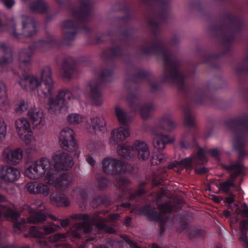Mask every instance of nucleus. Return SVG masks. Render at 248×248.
I'll use <instances>...</instances> for the list:
<instances>
[{"instance_id": "obj_1", "label": "nucleus", "mask_w": 248, "mask_h": 248, "mask_svg": "<svg viewBox=\"0 0 248 248\" xmlns=\"http://www.w3.org/2000/svg\"><path fill=\"white\" fill-rule=\"evenodd\" d=\"M225 126L230 129L234 135L232 145L234 149L238 154V158L235 163L231 162L230 164H223L222 167L227 171L231 172L230 178L225 182L220 183L218 188L226 194L231 193V188L234 187V182L240 175L244 174L245 166L243 160L248 155L244 150L248 134V114H244L234 119L226 120Z\"/></svg>"}, {"instance_id": "obj_2", "label": "nucleus", "mask_w": 248, "mask_h": 248, "mask_svg": "<svg viewBox=\"0 0 248 248\" xmlns=\"http://www.w3.org/2000/svg\"><path fill=\"white\" fill-rule=\"evenodd\" d=\"M52 158L54 162L52 168H50L49 160L46 158L42 157L35 163L32 161V169L36 173L33 179H39L46 174L45 181L46 183L53 185L58 189H64L67 185L65 170H69L73 166V158L67 153L58 152L53 156Z\"/></svg>"}, {"instance_id": "obj_3", "label": "nucleus", "mask_w": 248, "mask_h": 248, "mask_svg": "<svg viewBox=\"0 0 248 248\" xmlns=\"http://www.w3.org/2000/svg\"><path fill=\"white\" fill-rule=\"evenodd\" d=\"M102 167L104 172L117 177L116 178L115 187L116 194L118 195V197H126V202L122 203L118 207L130 208L132 206L131 202H138L139 198L146 193L144 188L146 183L144 182L140 184L134 193L130 191L132 188L130 186V181L121 176L124 173L130 172L131 171V166L127 163L116 158L107 157L102 161Z\"/></svg>"}, {"instance_id": "obj_4", "label": "nucleus", "mask_w": 248, "mask_h": 248, "mask_svg": "<svg viewBox=\"0 0 248 248\" xmlns=\"http://www.w3.org/2000/svg\"><path fill=\"white\" fill-rule=\"evenodd\" d=\"M185 106L183 108L184 124L188 127L180 141L182 148H188L195 143L197 129L195 125L194 109L201 106L218 107L220 100L215 94H183Z\"/></svg>"}, {"instance_id": "obj_5", "label": "nucleus", "mask_w": 248, "mask_h": 248, "mask_svg": "<svg viewBox=\"0 0 248 248\" xmlns=\"http://www.w3.org/2000/svg\"><path fill=\"white\" fill-rule=\"evenodd\" d=\"M74 220H82L84 222L77 223L74 225L75 230H71V235L77 239H85L87 242L97 241L94 236H90V234L93 230L91 223L95 225L96 228L105 233H114L115 229L111 226H108L104 223L99 215L90 217L87 214H75L69 216Z\"/></svg>"}, {"instance_id": "obj_6", "label": "nucleus", "mask_w": 248, "mask_h": 248, "mask_svg": "<svg viewBox=\"0 0 248 248\" xmlns=\"http://www.w3.org/2000/svg\"><path fill=\"white\" fill-rule=\"evenodd\" d=\"M143 94H127L126 101L133 112L139 111L141 118L148 119L156 109V105L152 99L143 96Z\"/></svg>"}, {"instance_id": "obj_7", "label": "nucleus", "mask_w": 248, "mask_h": 248, "mask_svg": "<svg viewBox=\"0 0 248 248\" xmlns=\"http://www.w3.org/2000/svg\"><path fill=\"white\" fill-rule=\"evenodd\" d=\"M118 154L129 160L136 157L137 154L139 159L146 160L150 156V152L147 145L144 142L136 140L134 147L127 143L120 144L117 147Z\"/></svg>"}, {"instance_id": "obj_8", "label": "nucleus", "mask_w": 248, "mask_h": 248, "mask_svg": "<svg viewBox=\"0 0 248 248\" xmlns=\"http://www.w3.org/2000/svg\"><path fill=\"white\" fill-rule=\"evenodd\" d=\"M158 209L160 210L159 212L156 211L154 206L150 204H146L141 207L140 211L150 220L159 222V232L160 235H163L165 231V223L167 220L163 214L170 213L172 208L166 204H162L158 206Z\"/></svg>"}, {"instance_id": "obj_9", "label": "nucleus", "mask_w": 248, "mask_h": 248, "mask_svg": "<svg viewBox=\"0 0 248 248\" xmlns=\"http://www.w3.org/2000/svg\"><path fill=\"white\" fill-rule=\"evenodd\" d=\"M44 82L46 90L43 91V93H46L54 91L53 81L51 77V71L49 67H45L41 69L37 74L32 76V92H39L41 91L40 88Z\"/></svg>"}, {"instance_id": "obj_10", "label": "nucleus", "mask_w": 248, "mask_h": 248, "mask_svg": "<svg viewBox=\"0 0 248 248\" xmlns=\"http://www.w3.org/2000/svg\"><path fill=\"white\" fill-rule=\"evenodd\" d=\"M49 94L46 104L49 113L51 114L66 113L68 110V100L66 98L70 99L73 94H56L55 96L54 94Z\"/></svg>"}, {"instance_id": "obj_11", "label": "nucleus", "mask_w": 248, "mask_h": 248, "mask_svg": "<svg viewBox=\"0 0 248 248\" xmlns=\"http://www.w3.org/2000/svg\"><path fill=\"white\" fill-rule=\"evenodd\" d=\"M174 141L173 138L163 134H157L153 139V145L157 152H154L151 160L152 165H157L164 162L166 157L161 153L167 144L171 143Z\"/></svg>"}, {"instance_id": "obj_12", "label": "nucleus", "mask_w": 248, "mask_h": 248, "mask_svg": "<svg viewBox=\"0 0 248 248\" xmlns=\"http://www.w3.org/2000/svg\"><path fill=\"white\" fill-rule=\"evenodd\" d=\"M59 142L61 147L69 152L76 151L78 148L75 138L74 131L68 127L63 128L60 133Z\"/></svg>"}, {"instance_id": "obj_13", "label": "nucleus", "mask_w": 248, "mask_h": 248, "mask_svg": "<svg viewBox=\"0 0 248 248\" xmlns=\"http://www.w3.org/2000/svg\"><path fill=\"white\" fill-rule=\"evenodd\" d=\"M15 126L20 138L27 145L31 143V128L26 118H22L15 122Z\"/></svg>"}, {"instance_id": "obj_14", "label": "nucleus", "mask_w": 248, "mask_h": 248, "mask_svg": "<svg viewBox=\"0 0 248 248\" xmlns=\"http://www.w3.org/2000/svg\"><path fill=\"white\" fill-rule=\"evenodd\" d=\"M60 228L59 225H56L53 222H47L37 227L32 225V238H45L47 235L55 232Z\"/></svg>"}, {"instance_id": "obj_15", "label": "nucleus", "mask_w": 248, "mask_h": 248, "mask_svg": "<svg viewBox=\"0 0 248 248\" xmlns=\"http://www.w3.org/2000/svg\"><path fill=\"white\" fill-rule=\"evenodd\" d=\"M106 122L102 117H96L91 119L90 123L87 127L90 133H96L98 132H104L106 130Z\"/></svg>"}, {"instance_id": "obj_16", "label": "nucleus", "mask_w": 248, "mask_h": 248, "mask_svg": "<svg viewBox=\"0 0 248 248\" xmlns=\"http://www.w3.org/2000/svg\"><path fill=\"white\" fill-rule=\"evenodd\" d=\"M19 170L13 167H3L0 170V177L4 180L13 182L18 179L20 176Z\"/></svg>"}, {"instance_id": "obj_17", "label": "nucleus", "mask_w": 248, "mask_h": 248, "mask_svg": "<svg viewBox=\"0 0 248 248\" xmlns=\"http://www.w3.org/2000/svg\"><path fill=\"white\" fill-rule=\"evenodd\" d=\"M110 142L115 145L119 142L124 141L130 135L128 129L126 127H120L118 129L113 130L111 133Z\"/></svg>"}, {"instance_id": "obj_18", "label": "nucleus", "mask_w": 248, "mask_h": 248, "mask_svg": "<svg viewBox=\"0 0 248 248\" xmlns=\"http://www.w3.org/2000/svg\"><path fill=\"white\" fill-rule=\"evenodd\" d=\"M50 200L52 204L57 207H67L70 202L64 194L54 192L50 196Z\"/></svg>"}, {"instance_id": "obj_19", "label": "nucleus", "mask_w": 248, "mask_h": 248, "mask_svg": "<svg viewBox=\"0 0 248 248\" xmlns=\"http://www.w3.org/2000/svg\"><path fill=\"white\" fill-rule=\"evenodd\" d=\"M4 216L5 217L9 218L15 221L14 223V227L15 228L21 230L22 228L25 226L26 224L25 219H23L21 222L17 221V219L20 217V214L18 212L8 208L5 212Z\"/></svg>"}, {"instance_id": "obj_20", "label": "nucleus", "mask_w": 248, "mask_h": 248, "mask_svg": "<svg viewBox=\"0 0 248 248\" xmlns=\"http://www.w3.org/2000/svg\"><path fill=\"white\" fill-rule=\"evenodd\" d=\"M23 152L21 149L16 148L11 150L8 153L5 158L8 164L11 165L17 164L23 157Z\"/></svg>"}, {"instance_id": "obj_21", "label": "nucleus", "mask_w": 248, "mask_h": 248, "mask_svg": "<svg viewBox=\"0 0 248 248\" xmlns=\"http://www.w3.org/2000/svg\"><path fill=\"white\" fill-rule=\"evenodd\" d=\"M248 219H242L240 222L239 241L245 248H248Z\"/></svg>"}, {"instance_id": "obj_22", "label": "nucleus", "mask_w": 248, "mask_h": 248, "mask_svg": "<svg viewBox=\"0 0 248 248\" xmlns=\"http://www.w3.org/2000/svg\"><path fill=\"white\" fill-rule=\"evenodd\" d=\"M13 60L11 49L4 45L0 46V64L4 65L11 62Z\"/></svg>"}, {"instance_id": "obj_23", "label": "nucleus", "mask_w": 248, "mask_h": 248, "mask_svg": "<svg viewBox=\"0 0 248 248\" xmlns=\"http://www.w3.org/2000/svg\"><path fill=\"white\" fill-rule=\"evenodd\" d=\"M20 67L26 73L30 71L31 66V57L29 54L22 52L20 53L19 58Z\"/></svg>"}, {"instance_id": "obj_24", "label": "nucleus", "mask_w": 248, "mask_h": 248, "mask_svg": "<svg viewBox=\"0 0 248 248\" xmlns=\"http://www.w3.org/2000/svg\"><path fill=\"white\" fill-rule=\"evenodd\" d=\"M159 127L160 129L172 131L175 127V124L168 116H164L159 120Z\"/></svg>"}, {"instance_id": "obj_25", "label": "nucleus", "mask_w": 248, "mask_h": 248, "mask_svg": "<svg viewBox=\"0 0 248 248\" xmlns=\"http://www.w3.org/2000/svg\"><path fill=\"white\" fill-rule=\"evenodd\" d=\"M49 188L47 186L42 183L32 182V194L41 193L45 196L49 194Z\"/></svg>"}, {"instance_id": "obj_26", "label": "nucleus", "mask_w": 248, "mask_h": 248, "mask_svg": "<svg viewBox=\"0 0 248 248\" xmlns=\"http://www.w3.org/2000/svg\"><path fill=\"white\" fill-rule=\"evenodd\" d=\"M110 202V201L106 196L98 195L92 200L91 205L93 208H96L100 204L108 206L109 205Z\"/></svg>"}, {"instance_id": "obj_27", "label": "nucleus", "mask_w": 248, "mask_h": 248, "mask_svg": "<svg viewBox=\"0 0 248 248\" xmlns=\"http://www.w3.org/2000/svg\"><path fill=\"white\" fill-rule=\"evenodd\" d=\"M115 113L119 122L124 125L127 124L128 116L126 112L118 106L115 108Z\"/></svg>"}, {"instance_id": "obj_28", "label": "nucleus", "mask_w": 248, "mask_h": 248, "mask_svg": "<svg viewBox=\"0 0 248 248\" xmlns=\"http://www.w3.org/2000/svg\"><path fill=\"white\" fill-rule=\"evenodd\" d=\"M43 118L44 115L42 111L33 110L32 108V128L34 129L35 127L37 128L38 124L40 126Z\"/></svg>"}, {"instance_id": "obj_29", "label": "nucleus", "mask_w": 248, "mask_h": 248, "mask_svg": "<svg viewBox=\"0 0 248 248\" xmlns=\"http://www.w3.org/2000/svg\"><path fill=\"white\" fill-rule=\"evenodd\" d=\"M32 224L44 222L46 219V215L41 211H35L32 208Z\"/></svg>"}, {"instance_id": "obj_30", "label": "nucleus", "mask_w": 248, "mask_h": 248, "mask_svg": "<svg viewBox=\"0 0 248 248\" xmlns=\"http://www.w3.org/2000/svg\"><path fill=\"white\" fill-rule=\"evenodd\" d=\"M109 183L108 180L101 174L96 176L95 185L100 190H102L107 187Z\"/></svg>"}, {"instance_id": "obj_31", "label": "nucleus", "mask_w": 248, "mask_h": 248, "mask_svg": "<svg viewBox=\"0 0 248 248\" xmlns=\"http://www.w3.org/2000/svg\"><path fill=\"white\" fill-rule=\"evenodd\" d=\"M22 19V34L25 36H30L31 35V31L29 30V27L28 25L30 24V17L29 16L23 15L21 16Z\"/></svg>"}, {"instance_id": "obj_32", "label": "nucleus", "mask_w": 248, "mask_h": 248, "mask_svg": "<svg viewBox=\"0 0 248 248\" xmlns=\"http://www.w3.org/2000/svg\"><path fill=\"white\" fill-rule=\"evenodd\" d=\"M102 85L96 81H93L90 82L86 86L87 92L91 93H98L102 91Z\"/></svg>"}, {"instance_id": "obj_33", "label": "nucleus", "mask_w": 248, "mask_h": 248, "mask_svg": "<svg viewBox=\"0 0 248 248\" xmlns=\"http://www.w3.org/2000/svg\"><path fill=\"white\" fill-rule=\"evenodd\" d=\"M47 6L45 2L42 0L34 2L32 5V13H42L45 12Z\"/></svg>"}, {"instance_id": "obj_34", "label": "nucleus", "mask_w": 248, "mask_h": 248, "mask_svg": "<svg viewBox=\"0 0 248 248\" xmlns=\"http://www.w3.org/2000/svg\"><path fill=\"white\" fill-rule=\"evenodd\" d=\"M61 72L63 77L69 78L72 76V67L67 63L64 62L62 64Z\"/></svg>"}, {"instance_id": "obj_35", "label": "nucleus", "mask_w": 248, "mask_h": 248, "mask_svg": "<svg viewBox=\"0 0 248 248\" xmlns=\"http://www.w3.org/2000/svg\"><path fill=\"white\" fill-rule=\"evenodd\" d=\"M67 119L70 124H78L82 122V117L78 113H72L68 115Z\"/></svg>"}, {"instance_id": "obj_36", "label": "nucleus", "mask_w": 248, "mask_h": 248, "mask_svg": "<svg viewBox=\"0 0 248 248\" xmlns=\"http://www.w3.org/2000/svg\"><path fill=\"white\" fill-rule=\"evenodd\" d=\"M204 232L202 229H195L190 231L189 232V237L190 239L195 238H203Z\"/></svg>"}, {"instance_id": "obj_37", "label": "nucleus", "mask_w": 248, "mask_h": 248, "mask_svg": "<svg viewBox=\"0 0 248 248\" xmlns=\"http://www.w3.org/2000/svg\"><path fill=\"white\" fill-rule=\"evenodd\" d=\"M35 243L32 240V244ZM32 248H49L48 242L45 240H36L35 244H32Z\"/></svg>"}, {"instance_id": "obj_38", "label": "nucleus", "mask_w": 248, "mask_h": 248, "mask_svg": "<svg viewBox=\"0 0 248 248\" xmlns=\"http://www.w3.org/2000/svg\"><path fill=\"white\" fill-rule=\"evenodd\" d=\"M90 97L93 100L94 105L97 106L101 105L103 103L102 94H89Z\"/></svg>"}, {"instance_id": "obj_39", "label": "nucleus", "mask_w": 248, "mask_h": 248, "mask_svg": "<svg viewBox=\"0 0 248 248\" xmlns=\"http://www.w3.org/2000/svg\"><path fill=\"white\" fill-rule=\"evenodd\" d=\"M21 86L25 88V89H27V87L30 88L31 85V78L29 75H27L25 74L24 75V78L21 80L19 82Z\"/></svg>"}, {"instance_id": "obj_40", "label": "nucleus", "mask_w": 248, "mask_h": 248, "mask_svg": "<svg viewBox=\"0 0 248 248\" xmlns=\"http://www.w3.org/2000/svg\"><path fill=\"white\" fill-rule=\"evenodd\" d=\"M28 104L25 100H22L20 102V104L17 107H15L14 110L17 113H20L26 111L27 109Z\"/></svg>"}, {"instance_id": "obj_41", "label": "nucleus", "mask_w": 248, "mask_h": 248, "mask_svg": "<svg viewBox=\"0 0 248 248\" xmlns=\"http://www.w3.org/2000/svg\"><path fill=\"white\" fill-rule=\"evenodd\" d=\"M9 101L7 94H2L0 95V109L3 110L4 107L8 106Z\"/></svg>"}, {"instance_id": "obj_42", "label": "nucleus", "mask_w": 248, "mask_h": 248, "mask_svg": "<svg viewBox=\"0 0 248 248\" xmlns=\"http://www.w3.org/2000/svg\"><path fill=\"white\" fill-rule=\"evenodd\" d=\"M179 164L186 169H191L192 167V159L185 158L179 161Z\"/></svg>"}, {"instance_id": "obj_43", "label": "nucleus", "mask_w": 248, "mask_h": 248, "mask_svg": "<svg viewBox=\"0 0 248 248\" xmlns=\"http://www.w3.org/2000/svg\"><path fill=\"white\" fill-rule=\"evenodd\" d=\"M238 214L241 217L248 219V206L246 203L242 205V209H239Z\"/></svg>"}, {"instance_id": "obj_44", "label": "nucleus", "mask_w": 248, "mask_h": 248, "mask_svg": "<svg viewBox=\"0 0 248 248\" xmlns=\"http://www.w3.org/2000/svg\"><path fill=\"white\" fill-rule=\"evenodd\" d=\"M6 126L3 120L0 117V141L4 138L6 135Z\"/></svg>"}, {"instance_id": "obj_45", "label": "nucleus", "mask_w": 248, "mask_h": 248, "mask_svg": "<svg viewBox=\"0 0 248 248\" xmlns=\"http://www.w3.org/2000/svg\"><path fill=\"white\" fill-rule=\"evenodd\" d=\"M107 243L111 248H120L121 245L120 241L112 238H109L107 240Z\"/></svg>"}, {"instance_id": "obj_46", "label": "nucleus", "mask_w": 248, "mask_h": 248, "mask_svg": "<svg viewBox=\"0 0 248 248\" xmlns=\"http://www.w3.org/2000/svg\"><path fill=\"white\" fill-rule=\"evenodd\" d=\"M119 215L117 213H114V214H111L108 216L107 217L104 218L103 217H101L99 216V217L102 219V221L104 222L105 224L107 225L106 224V222L111 221H114L116 219H117L119 217Z\"/></svg>"}, {"instance_id": "obj_47", "label": "nucleus", "mask_w": 248, "mask_h": 248, "mask_svg": "<svg viewBox=\"0 0 248 248\" xmlns=\"http://www.w3.org/2000/svg\"><path fill=\"white\" fill-rule=\"evenodd\" d=\"M197 158L202 162H206V153L204 150L202 148H200L197 153Z\"/></svg>"}, {"instance_id": "obj_48", "label": "nucleus", "mask_w": 248, "mask_h": 248, "mask_svg": "<svg viewBox=\"0 0 248 248\" xmlns=\"http://www.w3.org/2000/svg\"><path fill=\"white\" fill-rule=\"evenodd\" d=\"M66 238L65 233H57L55 234L51 238V241L56 242L58 241H63Z\"/></svg>"}, {"instance_id": "obj_49", "label": "nucleus", "mask_w": 248, "mask_h": 248, "mask_svg": "<svg viewBox=\"0 0 248 248\" xmlns=\"http://www.w3.org/2000/svg\"><path fill=\"white\" fill-rule=\"evenodd\" d=\"M0 1L8 9H11L15 4V0H0Z\"/></svg>"}, {"instance_id": "obj_50", "label": "nucleus", "mask_w": 248, "mask_h": 248, "mask_svg": "<svg viewBox=\"0 0 248 248\" xmlns=\"http://www.w3.org/2000/svg\"><path fill=\"white\" fill-rule=\"evenodd\" d=\"M62 27L64 29H69L72 30L74 27V24L71 21H66L63 22Z\"/></svg>"}, {"instance_id": "obj_51", "label": "nucleus", "mask_w": 248, "mask_h": 248, "mask_svg": "<svg viewBox=\"0 0 248 248\" xmlns=\"http://www.w3.org/2000/svg\"><path fill=\"white\" fill-rule=\"evenodd\" d=\"M61 226L62 228H65L68 226L70 223V220L69 218H66L65 219H60Z\"/></svg>"}, {"instance_id": "obj_52", "label": "nucleus", "mask_w": 248, "mask_h": 248, "mask_svg": "<svg viewBox=\"0 0 248 248\" xmlns=\"http://www.w3.org/2000/svg\"><path fill=\"white\" fill-rule=\"evenodd\" d=\"M0 248H30V246L27 245L22 247H17L11 245H5L2 244L1 241H0Z\"/></svg>"}, {"instance_id": "obj_53", "label": "nucleus", "mask_w": 248, "mask_h": 248, "mask_svg": "<svg viewBox=\"0 0 248 248\" xmlns=\"http://www.w3.org/2000/svg\"><path fill=\"white\" fill-rule=\"evenodd\" d=\"M209 152L210 153L211 155L215 158H217L219 156V152L217 148L211 149L209 151Z\"/></svg>"}, {"instance_id": "obj_54", "label": "nucleus", "mask_w": 248, "mask_h": 248, "mask_svg": "<svg viewBox=\"0 0 248 248\" xmlns=\"http://www.w3.org/2000/svg\"><path fill=\"white\" fill-rule=\"evenodd\" d=\"M230 194H231L229 195V197H226L225 198L226 202H227L229 204L232 203L234 201V198L233 195L232 194V192H231Z\"/></svg>"}, {"instance_id": "obj_55", "label": "nucleus", "mask_w": 248, "mask_h": 248, "mask_svg": "<svg viewBox=\"0 0 248 248\" xmlns=\"http://www.w3.org/2000/svg\"><path fill=\"white\" fill-rule=\"evenodd\" d=\"M196 171L197 173L199 174H204L207 173L208 172V170L206 168L203 167L197 169Z\"/></svg>"}, {"instance_id": "obj_56", "label": "nucleus", "mask_w": 248, "mask_h": 248, "mask_svg": "<svg viewBox=\"0 0 248 248\" xmlns=\"http://www.w3.org/2000/svg\"><path fill=\"white\" fill-rule=\"evenodd\" d=\"M80 92L79 88L78 87H75L72 89H65L63 93H72L74 92Z\"/></svg>"}, {"instance_id": "obj_57", "label": "nucleus", "mask_w": 248, "mask_h": 248, "mask_svg": "<svg viewBox=\"0 0 248 248\" xmlns=\"http://www.w3.org/2000/svg\"><path fill=\"white\" fill-rule=\"evenodd\" d=\"M79 195L83 201H85L86 200L87 197V194L85 190H80L79 191Z\"/></svg>"}, {"instance_id": "obj_58", "label": "nucleus", "mask_w": 248, "mask_h": 248, "mask_svg": "<svg viewBox=\"0 0 248 248\" xmlns=\"http://www.w3.org/2000/svg\"><path fill=\"white\" fill-rule=\"evenodd\" d=\"M7 91V88L5 84L2 81H0V93H5Z\"/></svg>"}, {"instance_id": "obj_59", "label": "nucleus", "mask_w": 248, "mask_h": 248, "mask_svg": "<svg viewBox=\"0 0 248 248\" xmlns=\"http://www.w3.org/2000/svg\"><path fill=\"white\" fill-rule=\"evenodd\" d=\"M131 221L132 218L129 216H127L124 220V224L126 226H128L131 224Z\"/></svg>"}, {"instance_id": "obj_60", "label": "nucleus", "mask_w": 248, "mask_h": 248, "mask_svg": "<svg viewBox=\"0 0 248 248\" xmlns=\"http://www.w3.org/2000/svg\"><path fill=\"white\" fill-rule=\"evenodd\" d=\"M86 161L88 164H89L91 166H94L95 164V160L92 157L88 156L86 158Z\"/></svg>"}, {"instance_id": "obj_61", "label": "nucleus", "mask_w": 248, "mask_h": 248, "mask_svg": "<svg viewBox=\"0 0 248 248\" xmlns=\"http://www.w3.org/2000/svg\"><path fill=\"white\" fill-rule=\"evenodd\" d=\"M69 245L65 243H62L61 244H57L55 245L56 248H69Z\"/></svg>"}, {"instance_id": "obj_62", "label": "nucleus", "mask_w": 248, "mask_h": 248, "mask_svg": "<svg viewBox=\"0 0 248 248\" xmlns=\"http://www.w3.org/2000/svg\"><path fill=\"white\" fill-rule=\"evenodd\" d=\"M223 214L226 217L229 218L231 216V213L230 211L226 210L223 212Z\"/></svg>"}, {"instance_id": "obj_63", "label": "nucleus", "mask_w": 248, "mask_h": 248, "mask_svg": "<svg viewBox=\"0 0 248 248\" xmlns=\"http://www.w3.org/2000/svg\"><path fill=\"white\" fill-rule=\"evenodd\" d=\"M152 248H168L167 247H160L156 243H153L152 244Z\"/></svg>"}, {"instance_id": "obj_64", "label": "nucleus", "mask_w": 248, "mask_h": 248, "mask_svg": "<svg viewBox=\"0 0 248 248\" xmlns=\"http://www.w3.org/2000/svg\"><path fill=\"white\" fill-rule=\"evenodd\" d=\"M27 187L28 191L31 193V182H29L27 183Z\"/></svg>"}]
</instances>
